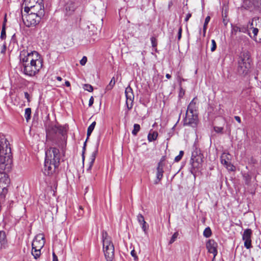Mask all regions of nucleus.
<instances>
[{"label": "nucleus", "mask_w": 261, "mask_h": 261, "mask_svg": "<svg viewBox=\"0 0 261 261\" xmlns=\"http://www.w3.org/2000/svg\"><path fill=\"white\" fill-rule=\"evenodd\" d=\"M87 61V58L86 57L84 56L83 58L80 61V64L82 65H85Z\"/></svg>", "instance_id": "4d7b16f0"}, {"label": "nucleus", "mask_w": 261, "mask_h": 261, "mask_svg": "<svg viewBox=\"0 0 261 261\" xmlns=\"http://www.w3.org/2000/svg\"><path fill=\"white\" fill-rule=\"evenodd\" d=\"M216 48H217L216 42L215 41V40L213 39V40H212V47L211 48V51H212V52L214 51L216 49Z\"/></svg>", "instance_id": "3c124183"}, {"label": "nucleus", "mask_w": 261, "mask_h": 261, "mask_svg": "<svg viewBox=\"0 0 261 261\" xmlns=\"http://www.w3.org/2000/svg\"><path fill=\"white\" fill-rule=\"evenodd\" d=\"M66 128L65 126H56V133L58 132L59 134H60L64 138L65 135L66 134Z\"/></svg>", "instance_id": "7c9ffc66"}, {"label": "nucleus", "mask_w": 261, "mask_h": 261, "mask_svg": "<svg viewBox=\"0 0 261 261\" xmlns=\"http://www.w3.org/2000/svg\"><path fill=\"white\" fill-rule=\"evenodd\" d=\"M197 97H195L188 106L186 112L190 113H197L198 107L197 106Z\"/></svg>", "instance_id": "6ab92c4d"}, {"label": "nucleus", "mask_w": 261, "mask_h": 261, "mask_svg": "<svg viewBox=\"0 0 261 261\" xmlns=\"http://www.w3.org/2000/svg\"><path fill=\"white\" fill-rule=\"evenodd\" d=\"M184 154V151H182V150L180 151L179 154L175 158L174 161L175 162H178L179 161H180L181 160V158H182Z\"/></svg>", "instance_id": "a18cd8bd"}, {"label": "nucleus", "mask_w": 261, "mask_h": 261, "mask_svg": "<svg viewBox=\"0 0 261 261\" xmlns=\"http://www.w3.org/2000/svg\"><path fill=\"white\" fill-rule=\"evenodd\" d=\"M178 236V232H174V234L172 235V236L169 242V244H171L173 243H174L175 241V240H176V239L177 238Z\"/></svg>", "instance_id": "49530a36"}, {"label": "nucleus", "mask_w": 261, "mask_h": 261, "mask_svg": "<svg viewBox=\"0 0 261 261\" xmlns=\"http://www.w3.org/2000/svg\"><path fill=\"white\" fill-rule=\"evenodd\" d=\"M45 159L54 163L55 167H59L61 160L59 149L56 147H50L45 151Z\"/></svg>", "instance_id": "20e7f679"}, {"label": "nucleus", "mask_w": 261, "mask_h": 261, "mask_svg": "<svg viewBox=\"0 0 261 261\" xmlns=\"http://www.w3.org/2000/svg\"><path fill=\"white\" fill-rule=\"evenodd\" d=\"M258 1V0H243L241 9L242 10H248L250 12H253L259 7Z\"/></svg>", "instance_id": "0eeeda50"}, {"label": "nucleus", "mask_w": 261, "mask_h": 261, "mask_svg": "<svg viewBox=\"0 0 261 261\" xmlns=\"http://www.w3.org/2000/svg\"><path fill=\"white\" fill-rule=\"evenodd\" d=\"M156 178L160 181L163 176V164L158 163L157 167Z\"/></svg>", "instance_id": "a878e982"}, {"label": "nucleus", "mask_w": 261, "mask_h": 261, "mask_svg": "<svg viewBox=\"0 0 261 261\" xmlns=\"http://www.w3.org/2000/svg\"><path fill=\"white\" fill-rule=\"evenodd\" d=\"M41 249L37 248H32V254L35 259L39 258L41 255Z\"/></svg>", "instance_id": "c85d7f7f"}, {"label": "nucleus", "mask_w": 261, "mask_h": 261, "mask_svg": "<svg viewBox=\"0 0 261 261\" xmlns=\"http://www.w3.org/2000/svg\"><path fill=\"white\" fill-rule=\"evenodd\" d=\"M179 87H180V90H179V92L178 93V97L180 99V98H182L183 96H184L185 93V91L181 87V86H179Z\"/></svg>", "instance_id": "8fccbe9b"}, {"label": "nucleus", "mask_w": 261, "mask_h": 261, "mask_svg": "<svg viewBox=\"0 0 261 261\" xmlns=\"http://www.w3.org/2000/svg\"><path fill=\"white\" fill-rule=\"evenodd\" d=\"M53 261H58V257L54 252H53Z\"/></svg>", "instance_id": "69168bd1"}, {"label": "nucleus", "mask_w": 261, "mask_h": 261, "mask_svg": "<svg viewBox=\"0 0 261 261\" xmlns=\"http://www.w3.org/2000/svg\"><path fill=\"white\" fill-rule=\"evenodd\" d=\"M158 136V133L156 131H153L152 133L150 132L148 135V140L149 142H152L156 139Z\"/></svg>", "instance_id": "c756f323"}, {"label": "nucleus", "mask_w": 261, "mask_h": 261, "mask_svg": "<svg viewBox=\"0 0 261 261\" xmlns=\"http://www.w3.org/2000/svg\"><path fill=\"white\" fill-rule=\"evenodd\" d=\"M56 134V126L48 128L46 129V138L48 141H54L55 136Z\"/></svg>", "instance_id": "a211bd4d"}, {"label": "nucleus", "mask_w": 261, "mask_h": 261, "mask_svg": "<svg viewBox=\"0 0 261 261\" xmlns=\"http://www.w3.org/2000/svg\"><path fill=\"white\" fill-rule=\"evenodd\" d=\"M231 33L234 35H236L238 32H240V27L237 25H233L231 24Z\"/></svg>", "instance_id": "37998d69"}, {"label": "nucleus", "mask_w": 261, "mask_h": 261, "mask_svg": "<svg viewBox=\"0 0 261 261\" xmlns=\"http://www.w3.org/2000/svg\"><path fill=\"white\" fill-rule=\"evenodd\" d=\"M235 120L238 121L239 123L241 122V118L238 116H234Z\"/></svg>", "instance_id": "774afa93"}, {"label": "nucleus", "mask_w": 261, "mask_h": 261, "mask_svg": "<svg viewBox=\"0 0 261 261\" xmlns=\"http://www.w3.org/2000/svg\"><path fill=\"white\" fill-rule=\"evenodd\" d=\"M30 58L29 56V52L26 49H23L20 51L19 55V65L20 67L22 66V64H24L25 63L27 64V63L30 62V61H29V58Z\"/></svg>", "instance_id": "f3484780"}, {"label": "nucleus", "mask_w": 261, "mask_h": 261, "mask_svg": "<svg viewBox=\"0 0 261 261\" xmlns=\"http://www.w3.org/2000/svg\"><path fill=\"white\" fill-rule=\"evenodd\" d=\"M6 37V28H5V23H3L2 29L1 31L0 38L1 39L3 40L5 39Z\"/></svg>", "instance_id": "a19ab883"}, {"label": "nucleus", "mask_w": 261, "mask_h": 261, "mask_svg": "<svg viewBox=\"0 0 261 261\" xmlns=\"http://www.w3.org/2000/svg\"><path fill=\"white\" fill-rule=\"evenodd\" d=\"M24 94V97H25V98H26L27 99L28 102H31V97H30V94L27 92H25Z\"/></svg>", "instance_id": "13d9d810"}, {"label": "nucleus", "mask_w": 261, "mask_h": 261, "mask_svg": "<svg viewBox=\"0 0 261 261\" xmlns=\"http://www.w3.org/2000/svg\"><path fill=\"white\" fill-rule=\"evenodd\" d=\"M125 95L126 97V105L128 110H130L133 106V100L134 95L132 88L128 86L125 90Z\"/></svg>", "instance_id": "1a4fd4ad"}, {"label": "nucleus", "mask_w": 261, "mask_h": 261, "mask_svg": "<svg viewBox=\"0 0 261 261\" xmlns=\"http://www.w3.org/2000/svg\"><path fill=\"white\" fill-rule=\"evenodd\" d=\"M53 163L45 159L44 168L42 169L45 175L51 176L56 173L59 167H55Z\"/></svg>", "instance_id": "6e6552de"}, {"label": "nucleus", "mask_w": 261, "mask_h": 261, "mask_svg": "<svg viewBox=\"0 0 261 261\" xmlns=\"http://www.w3.org/2000/svg\"><path fill=\"white\" fill-rule=\"evenodd\" d=\"M240 32L247 34L250 37H251V34L249 32L248 25H242L240 27Z\"/></svg>", "instance_id": "c9c22d12"}, {"label": "nucleus", "mask_w": 261, "mask_h": 261, "mask_svg": "<svg viewBox=\"0 0 261 261\" xmlns=\"http://www.w3.org/2000/svg\"><path fill=\"white\" fill-rule=\"evenodd\" d=\"M198 116L197 113H190L186 112L185 118L184 119V125L195 128L198 125Z\"/></svg>", "instance_id": "423d86ee"}, {"label": "nucleus", "mask_w": 261, "mask_h": 261, "mask_svg": "<svg viewBox=\"0 0 261 261\" xmlns=\"http://www.w3.org/2000/svg\"><path fill=\"white\" fill-rule=\"evenodd\" d=\"M114 246L110 247L109 249L107 250L105 253V257L107 261H113L114 258Z\"/></svg>", "instance_id": "5701e85b"}, {"label": "nucleus", "mask_w": 261, "mask_h": 261, "mask_svg": "<svg viewBox=\"0 0 261 261\" xmlns=\"http://www.w3.org/2000/svg\"><path fill=\"white\" fill-rule=\"evenodd\" d=\"M200 155H203V154L201 153L200 149L198 148L196 146H194L191 157L194 158H196V156Z\"/></svg>", "instance_id": "2f4dec72"}, {"label": "nucleus", "mask_w": 261, "mask_h": 261, "mask_svg": "<svg viewBox=\"0 0 261 261\" xmlns=\"http://www.w3.org/2000/svg\"><path fill=\"white\" fill-rule=\"evenodd\" d=\"M113 246H114V245H110V246H106L105 247H103V253H105L107 250L109 249L110 247H113Z\"/></svg>", "instance_id": "0e129e2a"}, {"label": "nucleus", "mask_w": 261, "mask_h": 261, "mask_svg": "<svg viewBox=\"0 0 261 261\" xmlns=\"http://www.w3.org/2000/svg\"><path fill=\"white\" fill-rule=\"evenodd\" d=\"M95 125L96 122L94 121L90 125V126H89L87 133V139L89 138V136L91 135V133L94 130Z\"/></svg>", "instance_id": "473e14b6"}, {"label": "nucleus", "mask_w": 261, "mask_h": 261, "mask_svg": "<svg viewBox=\"0 0 261 261\" xmlns=\"http://www.w3.org/2000/svg\"><path fill=\"white\" fill-rule=\"evenodd\" d=\"M202 158L203 155L197 156L194 158L191 157L190 162L193 168H199V165L202 162Z\"/></svg>", "instance_id": "412c9836"}, {"label": "nucleus", "mask_w": 261, "mask_h": 261, "mask_svg": "<svg viewBox=\"0 0 261 261\" xmlns=\"http://www.w3.org/2000/svg\"><path fill=\"white\" fill-rule=\"evenodd\" d=\"M45 244V238L42 233L37 234L34 239L32 243V248L42 249Z\"/></svg>", "instance_id": "9d476101"}, {"label": "nucleus", "mask_w": 261, "mask_h": 261, "mask_svg": "<svg viewBox=\"0 0 261 261\" xmlns=\"http://www.w3.org/2000/svg\"><path fill=\"white\" fill-rule=\"evenodd\" d=\"M137 220L140 224H142L143 223H146L143 216L141 214H139L137 216Z\"/></svg>", "instance_id": "de8ad7c7"}, {"label": "nucleus", "mask_w": 261, "mask_h": 261, "mask_svg": "<svg viewBox=\"0 0 261 261\" xmlns=\"http://www.w3.org/2000/svg\"><path fill=\"white\" fill-rule=\"evenodd\" d=\"M7 243L5 231L0 230V248H5Z\"/></svg>", "instance_id": "393cba45"}, {"label": "nucleus", "mask_w": 261, "mask_h": 261, "mask_svg": "<svg viewBox=\"0 0 261 261\" xmlns=\"http://www.w3.org/2000/svg\"><path fill=\"white\" fill-rule=\"evenodd\" d=\"M176 76L177 80L179 83V86H181V82L182 81H185V80L181 77V76L180 75V73L179 72H178L176 73Z\"/></svg>", "instance_id": "c03bdc74"}, {"label": "nucleus", "mask_w": 261, "mask_h": 261, "mask_svg": "<svg viewBox=\"0 0 261 261\" xmlns=\"http://www.w3.org/2000/svg\"><path fill=\"white\" fill-rule=\"evenodd\" d=\"M229 155V153H223L221 156V163L228 170L233 171L234 166L230 162V159L228 157Z\"/></svg>", "instance_id": "2eb2a0df"}, {"label": "nucleus", "mask_w": 261, "mask_h": 261, "mask_svg": "<svg viewBox=\"0 0 261 261\" xmlns=\"http://www.w3.org/2000/svg\"><path fill=\"white\" fill-rule=\"evenodd\" d=\"M102 237L103 247H105L106 246H110V245H114L111 238L109 237L108 234L107 232V231H102Z\"/></svg>", "instance_id": "4be33fe9"}, {"label": "nucleus", "mask_w": 261, "mask_h": 261, "mask_svg": "<svg viewBox=\"0 0 261 261\" xmlns=\"http://www.w3.org/2000/svg\"><path fill=\"white\" fill-rule=\"evenodd\" d=\"M75 1L76 0H67L65 2L64 10L66 15H71L74 12L76 9L75 5Z\"/></svg>", "instance_id": "f8f14e48"}, {"label": "nucleus", "mask_w": 261, "mask_h": 261, "mask_svg": "<svg viewBox=\"0 0 261 261\" xmlns=\"http://www.w3.org/2000/svg\"><path fill=\"white\" fill-rule=\"evenodd\" d=\"M210 19H211L210 16H207L206 17V18L205 19L204 23L203 24V27L207 28V25L208 22H210Z\"/></svg>", "instance_id": "6e6d98bb"}, {"label": "nucleus", "mask_w": 261, "mask_h": 261, "mask_svg": "<svg viewBox=\"0 0 261 261\" xmlns=\"http://www.w3.org/2000/svg\"><path fill=\"white\" fill-rule=\"evenodd\" d=\"M85 90L89 92H92L93 90V87L90 84H85L83 87Z\"/></svg>", "instance_id": "09e8293b"}, {"label": "nucleus", "mask_w": 261, "mask_h": 261, "mask_svg": "<svg viewBox=\"0 0 261 261\" xmlns=\"http://www.w3.org/2000/svg\"><path fill=\"white\" fill-rule=\"evenodd\" d=\"M214 130L217 133H222L223 128L219 126H214Z\"/></svg>", "instance_id": "5fc2aeb1"}, {"label": "nucleus", "mask_w": 261, "mask_h": 261, "mask_svg": "<svg viewBox=\"0 0 261 261\" xmlns=\"http://www.w3.org/2000/svg\"><path fill=\"white\" fill-rule=\"evenodd\" d=\"M176 125V123L171 128V131L172 132H169L168 133L169 138L171 137L173 135V131H174V129L175 128V127Z\"/></svg>", "instance_id": "052dcab7"}, {"label": "nucleus", "mask_w": 261, "mask_h": 261, "mask_svg": "<svg viewBox=\"0 0 261 261\" xmlns=\"http://www.w3.org/2000/svg\"><path fill=\"white\" fill-rule=\"evenodd\" d=\"M2 171V172L0 171V185H5L7 187L10 182V179L8 174L4 172V170Z\"/></svg>", "instance_id": "aec40b11"}, {"label": "nucleus", "mask_w": 261, "mask_h": 261, "mask_svg": "<svg viewBox=\"0 0 261 261\" xmlns=\"http://www.w3.org/2000/svg\"><path fill=\"white\" fill-rule=\"evenodd\" d=\"M115 84V79H114V77H113L111 79L109 85H107V87H106V89H105L106 91H109L111 90V89H112V88L114 86Z\"/></svg>", "instance_id": "f704fd0d"}, {"label": "nucleus", "mask_w": 261, "mask_h": 261, "mask_svg": "<svg viewBox=\"0 0 261 261\" xmlns=\"http://www.w3.org/2000/svg\"><path fill=\"white\" fill-rule=\"evenodd\" d=\"M243 179L245 181V184L249 185L251 180V177L248 173H244L243 175Z\"/></svg>", "instance_id": "72a5a7b5"}, {"label": "nucleus", "mask_w": 261, "mask_h": 261, "mask_svg": "<svg viewBox=\"0 0 261 261\" xmlns=\"http://www.w3.org/2000/svg\"><path fill=\"white\" fill-rule=\"evenodd\" d=\"M142 229L144 231H146L147 228V227L146 226V223H142Z\"/></svg>", "instance_id": "338daca9"}, {"label": "nucleus", "mask_w": 261, "mask_h": 261, "mask_svg": "<svg viewBox=\"0 0 261 261\" xmlns=\"http://www.w3.org/2000/svg\"><path fill=\"white\" fill-rule=\"evenodd\" d=\"M43 65V60L32 59L27 64H22L21 71L25 75L29 76H35L41 69Z\"/></svg>", "instance_id": "f03ea898"}, {"label": "nucleus", "mask_w": 261, "mask_h": 261, "mask_svg": "<svg viewBox=\"0 0 261 261\" xmlns=\"http://www.w3.org/2000/svg\"><path fill=\"white\" fill-rule=\"evenodd\" d=\"M31 109L30 108H28L25 110V114L24 117L26 119L27 122H28L31 119Z\"/></svg>", "instance_id": "e433bc0d"}, {"label": "nucleus", "mask_w": 261, "mask_h": 261, "mask_svg": "<svg viewBox=\"0 0 261 261\" xmlns=\"http://www.w3.org/2000/svg\"><path fill=\"white\" fill-rule=\"evenodd\" d=\"M130 254L134 257L135 261H138V257L137 255L136 252L134 249L131 251Z\"/></svg>", "instance_id": "603ef678"}, {"label": "nucleus", "mask_w": 261, "mask_h": 261, "mask_svg": "<svg viewBox=\"0 0 261 261\" xmlns=\"http://www.w3.org/2000/svg\"><path fill=\"white\" fill-rule=\"evenodd\" d=\"M212 232L210 227H207L205 228L203 231V236L205 238H210L212 236Z\"/></svg>", "instance_id": "4c0bfd02"}, {"label": "nucleus", "mask_w": 261, "mask_h": 261, "mask_svg": "<svg viewBox=\"0 0 261 261\" xmlns=\"http://www.w3.org/2000/svg\"><path fill=\"white\" fill-rule=\"evenodd\" d=\"M251 29H252V33L253 34V37L252 38L255 41L258 42V41L257 40L256 36L259 31L258 29L256 28H254V27H252L251 28Z\"/></svg>", "instance_id": "79ce46f5"}, {"label": "nucleus", "mask_w": 261, "mask_h": 261, "mask_svg": "<svg viewBox=\"0 0 261 261\" xmlns=\"http://www.w3.org/2000/svg\"><path fill=\"white\" fill-rule=\"evenodd\" d=\"M31 13L39 15L40 16H44L45 15L43 2L41 4L38 3L30 8Z\"/></svg>", "instance_id": "4468645a"}, {"label": "nucleus", "mask_w": 261, "mask_h": 261, "mask_svg": "<svg viewBox=\"0 0 261 261\" xmlns=\"http://www.w3.org/2000/svg\"><path fill=\"white\" fill-rule=\"evenodd\" d=\"M182 31V29L181 25H180L179 28L178 29V34H177L178 41H179L181 38Z\"/></svg>", "instance_id": "864d4df0"}, {"label": "nucleus", "mask_w": 261, "mask_h": 261, "mask_svg": "<svg viewBox=\"0 0 261 261\" xmlns=\"http://www.w3.org/2000/svg\"><path fill=\"white\" fill-rule=\"evenodd\" d=\"M12 163L10 144L3 135L0 137V170L9 171Z\"/></svg>", "instance_id": "f257e3e1"}, {"label": "nucleus", "mask_w": 261, "mask_h": 261, "mask_svg": "<svg viewBox=\"0 0 261 261\" xmlns=\"http://www.w3.org/2000/svg\"><path fill=\"white\" fill-rule=\"evenodd\" d=\"M191 16H192V14L191 13H188L186 16V18H185V21L186 22H187L189 20V19L191 17Z\"/></svg>", "instance_id": "e2e57ef3"}, {"label": "nucleus", "mask_w": 261, "mask_h": 261, "mask_svg": "<svg viewBox=\"0 0 261 261\" xmlns=\"http://www.w3.org/2000/svg\"><path fill=\"white\" fill-rule=\"evenodd\" d=\"M43 2V0H24L23 3L25 5L24 11L28 13L30 11L31 8L38 3L41 4Z\"/></svg>", "instance_id": "dca6fc26"}, {"label": "nucleus", "mask_w": 261, "mask_h": 261, "mask_svg": "<svg viewBox=\"0 0 261 261\" xmlns=\"http://www.w3.org/2000/svg\"><path fill=\"white\" fill-rule=\"evenodd\" d=\"M29 56L30 58H29V61H31L32 59L35 60H42L40 54L36 51H31V52H29Z\"/></svg>", "instance_id": "bb28decb"}, {"label": "nucleus", "mask_w": 261, "mask_h": 261, "mask_svg": "<svg viewBox=\"0 0 261 261\" xmlns=\"http://www.w3.org/2000/svg\"><path fill=\"white\" fill-rule=\"evenodd\" d=\"M250 54L248 51L241 53L238 61V72L240 74L246 75L251 67Z\"/></svg>", "instance_id": "7ed1b4c3"}, {"label": "nucleus", "mask_w": 261, "mask_h": 261, "mask_svg": "<svg viewBox=\"0 0 261 261\" xmlns=\"http://www.w3.org/2000/svg\"><path fill=\"white\" fill-rule=\"evenodd\" d=\"M43 16L29 12L25 16L22 15V19L24 24L27 27L36 26L40 22Z\"/></svg>", "instance_id": "39448f33"}, {"label": "nucleus", "mask_w": 261, "mask_h": 261, "mask_svg": "<svg viewBox=\"0 0 261 261\" xmlns=\"http://www.w3.org/2000/svg\"><path fill=\"white\" fill-rule=\"evenodd\" d=\"M6 48H7L6 44V43H4L3 45L1 53L2 54H5L6 53Z\"/></svg>", "instance_id": "bf43d9fd"}, {"label": "nucleus", "mask_w": 261, "mask_h": 261, "mask_svg": "<svg viewBox=\"0 0 261 261\" xmlns=\"http://www.w3.org/2000/svg\"><path fill=\"white\" fill-rule=\"evenodd\" d=\"M98 153V146L96 147L94 151L92 152L90 156V161L89 163V166L88 168L87 169V171H90L91 170V168L93 165V164L94 163V161L95 160L96 156Z\"/></svg>", "instance_id": "b1692460"}, {"label": "nucleus", "mask_w": 261, "mask_h": 261, "mask_svg": "<svg viewBox=\"0 0 261 261\" xmlns=\"http://www.w3.org/2000/svg\"><path fill=\"white\" fill-rule=\"evenodd\" d=\"M8 192V189L5 185H0V199H5L6 194Z\"/></svg>", "instance_id": "cd10ccee"}, {"label": "nucleus", "mask_w": 261, "mask_h": 261, "mask_svg": "<svg viewBox=\"0 0 261 261\" xmlns=\"http://www.w3.org/2000/svg\"><path fill=\"white\" fill-rule=\"evenodd\" d=\"M150 40H151L152 47L154 48V50L155 51H157V48H156V46L158 45L157 39L155 38V37L152 36L151 37Z\"/></svg>", "instance_id": "ea45409f"}, {"label": "nucleus", "mask_w": 261, "mask_h": 261, "mask_svg": "<svg viewBox=\"0 0 261 261\" xmlns=\"http://www.w3.org/2000/svg\"><path fill=\"white\" fill-rule=\"evenodd\" d=\"M252 231L251 229L248 228L244 230L242 239L244 241V246L247 249H250L252 248L251 245V235Z\"/></svg>", "instance_id": "9b49d317"}, {"label": "nucleus", "mask_w": 261, "mask_h": 261, "mask_svg": "<svg viewBox=\"0 0 261 261\" xmlns=\"http://www.w3.org/2000/svg\"><path fill=\"white\" fill-rule=\"evenodd\" d=\"M93 102H94V98H93V96H91L89 101V107L92 106V105L93 104Z\"/></svg>", "instance_id": "680f3d73"}, {"label": "nucleus", "mask_w": 261, "mask_h": 261, "mask_svg": "<svg viewBox=\"0 0 261 261\" xmlns=\"http://www.w3.org/2000/svg\"><path fill=\"white\" fill-rule=\"evenodd\" d=\"M217 247L218 244L217 242H216L213 239L209 240L206 244V247L208 252L213 254L214 258L216 257L218 253Z\"/></svg>", "instance_id": "ddd939ff"}, {"label": "nucleus", "mask_w": 261, "mask_h": 261, "mask_svg": "<svg viewBox=\"0 0 261 261\" xmlns=\"http://www.w3.org/2000/svg\"><path fill=\"white\" fill-rule=\"evenodd\" d=\"M140 126L139 124H135L134 125V128L132 130V134L134 135V136H136L138 134V133L140 131Z\"/></svg>", "instance_id": "58836bf2"}]
</instances>
